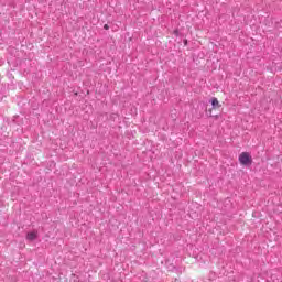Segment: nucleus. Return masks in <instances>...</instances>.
Here are the masks:
<instances>
[{
  "label": "nucleus",
  "instance_id": "nucleus-2",
  "mask_svg": "<svg viewBox=\"0 0 282 282\" xmlns=\"http://www.w3.org/2000/svg\"><path fill=\"white\" fill-rule=\"evenodd\" d=\"M39 238V231L33 230L26 234V241H34Z\"/></svg>",
  "mask_w": 282,
  "mask_h": 282
},
{
  "label": "nucleus",
  "instance_id": "nucleus-1",
  "mask_svg": "<svg viewBox=\"0 0 282 282\" xmlns=\"http://www.w3.org/2000/svg\"><path fill=\"white\" fill-rule=\"evenodd\" d=\"M239 162L243 166H248V164H252V156H250V153H248V152H242L239 155Z\"/></svg>",
  "mask_w": 282,
  "mask_h": 282
},
{
  "label": "nucleus",
  "instance_id": "nucleus-3",
  "mask_svg": "<svg viewBox=\"0 0 282 282\" xmlns=\"http://www.w3.org/2000/svg\"><path fill=\"white\" fill-rule=\"evenodd\" d=\"M212 106L214 109H217V107H220L219 100L217 98H212Z\"/></svg>",
  "mask_w": 282,
  "mask_h": 282
},
{
  "label": "nucleus",
  "instance_id": "nucleus-4",
  "mask_svg": "<svg viewBox=\"0 0 282 282\" xmlns=\"http://www.w3.org/2000/svg\"><path fill=\"white\" fill-rule=\"evenodd\" d=\"M104 29L109 30V24H105Z\"/></svg>",
  "mask_w": 282,
  "mask_h": 282
}]
</instances>
